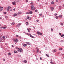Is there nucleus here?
I'll use <instances>...</instances> for the list:
<instances>
[{"label": "nucleus", "instance_id": "1", "mask_svg": "<svg viewBox=\"0 0 64 64\" xmlns=\"http://www.w3.org/2000/svg\"><path fill=\"white\" fill-rule=\"evenodd\" d=\"M31 8L32 10H35V9L34 8V6H31Z\"/></svg>", "mask_w": 64, "mask_h": 64}, {"label": "nucleus", "instance_id": "2", "mask_svg": "<svg viewBox=\"0 0 64 64\" xmlns=\"http://www.w3.org/2000/svg\"><path fill=\"white\" fill-rule=\"evenodd\" d=\"M18 48V51L19 52H22V48Z\"/></svg>", "mask_w": 64, "mask_h": 64}, {"label": "nucleus", "instance_id": "3", "mask_svg": "<svg viewBox=\"0 0 64 64\" xmlns=\"http://www.w3.org/2000/svg\"><path fill=\"white\" fill-rule=\"evenodd\" d=\"M21 23L18 24L17 25L16 27H20V25H21Z\"/></svg>", "mask_w": 64, "mask_h": 64}, {"label": "nucleus", "instance_id": "4", "mask_svg": "<svg viewBox=\"0 0 64 64\" xmlns=\"http://www.w3.org/2000/svg\"><path fill=\"white\" fill-rule=\"evenodd\" d=\"M22 45H23V46L24 47H26V46H27V44H23Z\"/></svg>", "mask_w": 64, "mask_h": 64}, {"label": "nucleus", "instance_id": "5", "mask_svg": "<svg viewBox=\"0 0 64 64\" xmlns=\"http://www.w3.org/2000/svg\"><path fill=\"white\" fill-rule=\"evenodd\" d=\"M50 8L51 10L53 11L54 9V8L51 6L50 7Z\"/></svg>", "mask_w": 64, "mask_h": 64}, {"label": "nucleus", "instance_id": "6", "mask_svg": "<svg viewBox=\"0 0 64 64\" xmlns=\"http://www.w3.org/2000/svg\"><path fill=\"white\" fill-rule=\"evenodd\" d=\"M18 39L16 38V39L15 40V42L17 43V42H18Z\"/></svg>", "mask_w": 64, "mask_h": 64}, {"label": "nucleus", "instance_id": "7", "mask_svg": "<svg viewBox=\"0 0 64 64\" xmlns=\"http://www.w3.org/2000/svg\"><path fill=\"white\" fill-rule=\"evenodd\" d=\"M30 34V37H31L32 38H34V36H32V35H31V34Z\"/></svg>", "mask_w": 64, "mask_h": 64}, {"label": "nucleus", "instance_id": "8", "mask_svg": "<svg viewBox=\"0 0 64 64\" xmlns=\"http://www.w3.org/2000/svg\"><path fill=\"white\" fill-rule=\"evenodd\" d=\"M12 4L14 5H16V3H15L14 2H12Z\"/></svg>", "mask_w": 64, "mask_h": 64}, {"label": "nucleus", "instance_id": "9", "mask_svg": "<svg viewBox=\"0 0 64 64\" xmlns=\"http://www.w3.org/2000/svg\"><path fill=\"white\" fill-rule=\"evenodd\" d=\"M17 16V14H14L13 16H14V17H15V16Z\"/></svg>", "mask_w": 64, "mask_h": 64}, {"label": "nucleus", "instance_id": "10", "mask_svg": "<svg viewBox=\"0 0 64 64\" xmlns=\"http://www.w3.org/2000/svg\"><path fill=\"white\" fill-rule=\"evenodd\" d=\"M36 32L37 33V34H38V35H40V32Z\"/></svg>", "mask_w": 64, "mask_h": 64}, {"label": "nucleus", "instance_id": "11", "mask_svg": "<svg viewBox=\"0 0 64 64\" xmlns=\"http://www.w3.org/2000/svg\"><path fill=\"white\" fill-rule=\"evenodd\" d=\"M0 12H1L2 11V7L1 6H0Z\"/></svg>", "mask_w": 64, "mask_h": 64}, {"label": "nucleus", "instance_id": "12", "mask_svg": "<svg viewBox=\"0 0 64 64\" xmlns=\"http://www.w3.org/2000/svg\"><path fill=\"white\" fill-rule=\"evenodd\" d=\"M64 41V40H62L61 41H60V42H63Z\"/></svg>", "mask_w": 64, "mask_h": 64}, {"label": "nucleus", "instance_id": "13", "mask_svg": "<svg viewBox=\"0 0 64 64\" xmlns=\"http://www.w3.org/2000/svg\"><path fill=\"white\" fill-rule=\"evenodd\" d=\"M30 14H32V11H30L29 12Z\"/></svg>", "mask_w": 64, "mask_h": 64}, {"label": "nucleus", "instance_id": "14", "mask_svg": "<svg viewBox=\"0 0 64 64\" xmlns=\"http://www.w3.org/2000/svg\"><path fill=\"white\" fill-rule=\"evenodd\" d=\"M58 17L60 18H61L62 17V15H60L58 16Z\"/></svg>", "mask_w": 64, "mask_h": 64}, {"label": "nucleus", "instance_id": "15", "mask_svg": "<svg viewBox=\"0 0 64 64\" xmlns=\"http://www.w3.org/2000/svg\"><path fill=\"white\" fill-rule=\"evenodd\" d=\"M24 63H27V61L26 60H24Z\"/></svg>", "mask_w": 64, "mask_h": 64}, {"label": "nucleus", "instance_id": "16", "mask_svg": "<svg viewBox=\"0 0 64 64\" xmlns=\"http://www.w3.org/2000/svg\"><path fill=\"white\" fill-rule=\"evenodd\" d=\"M58 17H59L58 16H56V19H58Z\"/></svg>", "mask_w": 64, "mask_h": 64}, {"label": "nucleus", "instance_id": "17", "mask_svg": "<svg viewBox=\"0 0 64 64\" xmlns=\"http://www.w3.org/2000/svg\"><path fill=\"white\" fill-rule=\"evenodd\" d=\"M2 38H4V40H5V36H4L2 37Z\"/></svg>", "mask_w": 64, "mask_h": 64}, {"label": "nucleus", "instance_id": "18", "mask_svg": "<svg viewBox=\"0 0 64 64\" xmlns=\"http://www.w3.org/2000/svg\"><path fill=\"white\" fill-rule=\"evenodd\" d=\"M61 6H59V8L60 9V10H61Z\"/></svg>", "mask_w": 64, "mask_h": 64}, {"label": "nucleus", "instance_id": "19", "mask_svg": "<svg viewBox=\"0 0 64 64\" xmlns=\"http://www.w3.org/2000/svg\"><path fill=\"white\" fill-rule=\"evenodd\" d=\"M27 44H28V45H30V42H28L27 43Z\"/></svg>", "mask_w": 64, "mask_h": 64}, {"label": "nucleus", "instance_id": "20", "mask_svg": "<svg viewBox=\"0 0 64 64\" xmlns=\"http://www.w3.org/2000/svg\"><path fill=\"white\" fill-rule=\"evenodd\" d=\"M14 24H15V23L14 22H13L11 24V25H13Z\"/></svg>", "mask_w": 64, "mask_h": 64}, {"label": "nucleus", "instance_id": "21", "mask_svg": "<svg viewBox=\"0 0 64 64\" xmlns=\"http://www.w3.org/2000/svg\"><path fill=\"white\" fill-rule=\"evenodd\" d=\"M54 2L53 1L52 2H51L52 4H54Z\"/></svg>", "mask_w": 64, "mask_h": 64}, {"label": "nucleus", "instance_id": "22", "mask_svg": "<svg viewBox=\"0 0 64 64\" xmlns=\"http://www.w3.org/2000/svg\"><path fill=\"white\" fill-rule=\"evenodd\" d=\"M10 8H11V7H10V6H8V9H9Z\"/></svg>", "mask_w": 64, "mask_h": 64}, {"label": "nucleus", "instance_id": "23", "mask_svg": "<svg viewBox=\"0 0 64 64\" xmlns=\"http://www.w3.org/2000/svg\"><path fill=\"white\" fill-rule=\"evenodd\" d=\"M26 24L27 25H28V24H29V23H28V22H27L26 23Z\"/></svg>", "mask_w": 64, "mask_h": 64}, {"label": "nucleus", "instance_id": "24", "mask_svg": "<svg viewBox=\"0 0 64 64\" xmlns=\"http://www.w3.org/2000/svg\"><path fill=\"white\" fill-rule=\"evenodd\" d=\"M14 52L15 53H17V51H16V50H14Z\"/></svg>", "mask_w": 64, "mask_h": 64}, {"label": "nucleus", "instance_id": "25", "mask_svg": "<svg viewBox=\"0 0 64 64\" xmlns=\"http://www.w3.org/2000/svg\"><path fill=\"white\" fill-rule=\"evenodd\" d=\"M30 18V17H29V16H28L27 17V19H29Z\"/></svg>", "mask_w": 64, "mask_h": 64}, {"label": "nucleus", "instance_id": "26", "mask_svg": "<svg viewBox=\"0 0 64 64\" xmlns=\"http://www.w3.org/2000/svg\"><path fill=\"white\" fill-rule=\"evenodd\" d=\"M26 35H28V36L29 35V34L28 33H26Z\"/></svg>", "mask_w": 64, "mask_h": 64}, {"label": "nucleus", "instance_id": "27", "mask_svg": "<svg viewBox=\"0 0 64 64\" xmlns=\"http://www.w3.org/2000/svg\"><path fill=\"white\" fill-rule=\"evenodd\" d=\"M8 54L9 55H11V53L9 52L8 53Z\"/></svg>", "mask_w": 64, "mask_h": 64}, {"label": "nucleus", "instance_id": "28", "mask_svg": "<svg viewBox=\"0 0 64 64\" xmlns=\"http://www.w3.org/2000/svg\"><path fill=\"white\" fill-rule=\"evenodd\" d=\"M0 28H1V29H2V28H3V27H0Z\"/></svg>", "mask_w": 64, "mask_h": 64}, {"label": "nucleus", "instance_id": "29", "mask_svg": "<svg viewBox=\"0 0 64 64\" xmlns=\"http://www.w3.org/2000/svg\"><path fill=\"white\" fill-rule=\"evenodd\" d=\"M64 36V34H62V36H61V37H63V36Z\"/></svg>", "mask_w": 64, "mask_h": 64}, {"label": "nucleus", "instance_id": "30", "mask_svg": "<svg viewBox=\"0 0 64 64\" xmlns=\"http://www.w3.org/2000/svg\"><path fill=\"white\" fill-rule=\"evenodd\" d=\"M20 12H18V13H17V14H18V15H19V14H20Z\"/></svg>", "mask_w": 64, "mask_h": 64}, {"label": "nucleus", "instance_id": "31", "mask_svg": "<svg viewBox=\"0 0 64 64\" xmlns=\"http://www.w3.org/2000/svg\"><path fill=\"white\" fill-rule=\"evenodd\" d=\"M50 63L51 64H53V62H51Z\"/></svg>", "mask_w": 64, "mask_h": 64}, {"label": "nucleus", "instance_id": "32", "mask_svg": "<svg viewBox=\"0 0 64 64\" xmlns=\"http://www.w3.org/2000/svg\"><path fill=\"white\" fill-rule=\"evenodd\" d=\"M9 8H7L6 10L7 11H9Z\"/></svg>", "mask_w": 64, "mask_h": 64}, {"label": "nucleus", "instance_id": "33", "mask_svg": "<svg viewBox=\"0 0 64 64\" xmlns=\"http://www.w3.org/2000/svg\"><path fill=\"white\" fill-rule=\"evenodd\" d=\"M42 35V33H40V35Z\"/></svg>", "mask_w": 64, "mask_h": 64}, {"label": "nucleus", "instance_id": "34", "mask_svg": "<svg viewBox=\"0 0 64 64\" xmlns=\"http://www.w3.org/2000/svg\"><path fill=\"white\" fill-rule=\"evenodd\" d=\"M59 49L60 50H62V48H59Z\"/></svg>", "mask_w": 64, "mask_h": 64}, {"label": "nucleus", "instance_id": "35", "mask_svg": "<svg viewBox=\"0 0 64 64\" xmlns=\"http://www.w3.org/2000/svg\"><path fill=\"white\" fill-rule=\"evenodd\" d=\"M27 30H28V32H30V30H29V29H28V28H27Z\"/></svg>", "mask_w": 64, "mask_h": 64}, {"label": "nucleus", "instance_id": "36", "mask_svg": "<svg viewBox=\"0 0 64 64\" xmlns=\"http://www.w3.org/2000/svg\"><path fill=\"white\" fill-rule=\"evenodd\" d=\"M13 41H14V42H15V39H13Z\"/></svg>", "mask_w": 64, "mask_h": 64}, {"label": "nucleus", "instance_id": "37", "mask_svg": "<svg viewBox=\"0 0 64 64\" xmlns=\"http://www.w3.org/2000/svg\"><path fill=\"white\" fill-rule=\"evenodd\" d=\"M3 13H4V14H6V12H3Z\"/></svg>", "mask_w": 64, "mask_h": 64}, {"label": "nucleus", "instance_id": "38", "mask_svg": "<svg viewBox=\"0 0 64 64\" xmlns=\"http://www.w3.org/2000/svg\"><path fill=\"white\" fill-rule=\"evenodd\" d=\"M54 52H56V50H54Z\"/></svg>", "mask_w": 64, "mask_h": 64}, {"label": "nucleus", "instance_id": "39", "mask_svg": "<svg viewBox=\"0 0 64 64\" xmlns=\"http://www.w3.org/2000/svg\"><path fill=\"white\" fill-rule=\"evenodd\" d=\"M57 15V14H54V15L55 16H56Z\"/></svg>", "mask_w": 64, "mask_h": 64}, {"label": "nucleus", "instance_id": "40", "mask_svg": "<svg viewBox=\"0 0 64 64\" xmlns=\"http://www.w3.org/2000/svg\"><path fill=\"white\" fill-rule=\"evenodd\" d=\"M30 4L31 5H33V3L32 2H31V3H30Z\"/></svg>", "mask_w": 64, "mask_h": 64}, {"label": "nucleus", "instance_id": "41", "mask_svg": "<svg viewBox=\"0 0 64 64\" xmlns=\"http://www.w3.org/2000/svg\"><path fill=\"white\" fill-rule=\"evenodd\" d=\"M42 15V14H39V15H40V16H41V15Z\"/></svg>", "mask_w": 64, "mask_h": 64}, {"label": "nucleus", "instance_id": "42", "mask_svg": "<svg viewBox=\"0 0 64 64\" xmlns=\"http://www.w3.org/2000/svg\"><path fill=\"white\" fill-rule=\"evenodd\" d=\"M5 18H8V16H6Z\"/></svg>", "mask_w": 64, "mask_h": 64}, {"label": "nucleus", "instance_id": "43", "mask_svg": "<svg viewBox=\"0 0 64 64\" xmlns=\"http://www.w3.org/2000/svg\"><path fill=\"white\" fill-rule=\"evenodd\" d=\"M3 29H6V27H4L3 28Z\"/></svg>", "mask_w": 64, "mask_h": 64}, {"label": "nucleus", "instance_id": "44", "mask_svg": "<svg viewBox=\"0 0 64 64\" xmlns=\"http://www.w3.org/2000/svg\"><path fill=\"white\" fill-rule=\"evenodd\" d=\"M61 25H63V23H61Z\"/></svg>", "mask_w": 64, "mask_h": 64}, {"label": "nucleus", "instance_id": "45", "mask_svg": "<svg viewBox=\"0 0 64 64\" xmlns=\"http://www.w3.org/2000/svg\"><path fill=\"white\" fill-rule=\"evenodd\" d=\"M5 61V60L4 59H3V61Z\"/></svg>", "mask_w": 64, "mask_h": 64}, {"label": "nucleus", "instance_id": "46", "mask_svg": "<svg viewBox=\"0 0 64 64\" xmlns=\"http://www.w3.org/2000/svg\"><path fill=\"white\" fill-rule=\"evenodd\" d=\"M56 2H58V0H56Z\"/></svg>", "mask_w": 64, "mask_h": 64}, {"label": "nucleus", "instance_id": "47", "mask_svg": "<svg viewBox=\"0 0 64 64\" xmlns=\"http://www.w3.org/2000/svg\"><path fill=\"white\" fill-rule=\"evenodd\" d=\"M59 34L60 35V36H61V33H59Z\"/></svg>", "mask_w": 64, "mask_h": 64}, {"label": "nucleus", "instance_id": "48", "mask_svg": "<svg viewBox=\"0 0 64 64\" xmlns=\"http://www.w3.org/2000/svg\"><path fill=\"white\" fill-rule=\"evenodd\" d=\"M40 60H42V58H41V57L40 58Z\"/></svg>", "mask_w": 64, "mask_h": 64}, {"label": "nucleus", "instance_id": "49", "mask_svg": "<svg viewBox=\"0 0 64 64\" xmlns=\"http://www.w3.org/2000/svg\"><path fill=\"white\" fill-rule=\"evenodd\" d=\"M33 28H34V29H35V27H34V26L33 27Z\"/></svg>", "mask_w": 64, "mask_h": 64}, {"label": "nucleus", "instance_id": "50", "mask_svg": "<svg viewBox=\"0 0 64 64\" xmlns=\"http://www.w3.org/2000/svg\"><path fill=\"white\" fill-rule=\"evenodd\" d=\"M26 14H29V12H27L26 13Z\"/></svg>", "mask_w": 64, "mask_h": 64}, {"label": "nucleus", "instance_id": "51", "mask_svg": "<svg viewBox=\"0 0 64 64\" xmlns=\"http://www.w3.org/2000/svg\"><path fill=\"white\" fill-rule=\"evenodd\" d=\"M37 51H38V52H39V49H38L37 50Z\"/></svg>", "mask_w": 64, "mask_h": 64}, {"label": "nucleus", "instance_id": "52", "mask_svg": "<svg viewBox=\"0 0 64 64\" xmlns=\"http://www.w3.org/2000/svg\"><path fill=\"white\" fill-rule=\"evenodd\" d=\"M16 36L17 37H18V35H16Z\"/></svg>", "mask_w": 64, "mask_h": 64}, {"label": "nucleus", "instance_id": "53", "mask_svg": "<svg viewBox=\"0 0 64 64\" xmlns=\"http://www.w3.org/2000/svg\"><path fill=\"white\" fill-rule=\"evenodd\" d=\"M51 30L52 31H53V29L52 28H51Z\"/></svg>", "mask_w": 64, "mask_h": 64}, {"label": "nucleus", "instance_id": "54", "mask_svg": "<svg viewBox=\"0 0 64 64\" xmlns=\"http://www.w3.org/2000/svg\"><path fill=\"white\" fill-rule=\"evenodd\" d=\"M2 8V10H3V7Z\"/></svg>", "mask_w": 64, "mask_h": 64}, {"label": "nucleus", "instance_id": "55", "mask_svg": "<svg viewBox=\"0 0 64 64\" xmlns=\"http://www.w3.org/2000/svg\"><path fill=\"white\" fill-rule=\"evenodd\" d=\"M14 11H15V8H14L13 9Z\"/></svg>", "mask_w": 64, "mask_h": 64}, {"label": "nucleus", "instance_id": "56", "mask_svg": "<svg viewBox=\"0 0 64 64\" xmlns=\"http://www.w3.org/2000/svg\"><path fill=\"white\" fill-rule=\"evenodd\" d=\"M38 52H38V51H37H37H36V53H38Z\"/></svg>", "mask_w": 64, "mask_h": 64}, {"label": "nucleus", "instance_id": "57", "mask_svg": "<svg viewBox=\"0 0 64 64\" xmlns=\"http://www.w3.org/2000/svg\"><path fill=\"white\" fill-rule=\"evenodd\" d=\"M37 10H35V12H37Z\"/></svg>", "mask_w": 64, "mask_h": 64}, {"label": "nucleus", "instance_id": "58", "mask_svg": "<svg viewBox=\"0 0 64 64\" xmlns=\"http://www.w3.org/2000/svg\"><path fill=\"white\" fill-rule=\"evenodd\" d=\"M44 17V15H43L42 16V17L43 18V17Z\"/></svg>", "mask_w": 64, "mask_h": 64}, {"label": "nucleus", "instance_id": "59", "mask_svg": "<svg viewBox=\"0 0 64 64\" xmlns=\"http://www.w3.org/2000/svg\"><path fill=\"white\" fill-rule=\"evenodd\" d=\"M40 7V6H41V5L40 4H39L38 5Z\"/></svg>", "mask_w": 64, "mask_h": 64}, {"label": "nucleus", "instance_id": "60", "mask_svg": "<svg viewBox=\"0 0 64 64\" xmlns=\"http://www.w3.org/2000/svg\"><path fill=\"white\" fill-rule=\"evenodd\" d=\"M16 49H18V48H17V47H16Z\"/></svg>", "mask_w": 64, "mask_h": 64}, {"label": "nucleus", "instance_id": "61", "mask_svg": "<svg viewBox=\"0 0 64 64\" xmlns=\"http://www.w3.org/2000/svg\"><path fill=\"white\" fill-rule=\"evenodd\" d=\"M28 0H26V2H28Z\"/></svg>", "mask_w": 64, "mask_h": 64}, {"label": "nucleus", "instance_id": "62", "mask_svg": "<svg viewBox=\"0 0 64 64\" xmlns=\"http://www.w3.org/2000/svg\"><path fill=\"white\" fill-rule=\"evenodd\" d=\"M36 21H37V22H39V20H36Z\"/></svg>", "mask_w": 64, "mask_h": 64}, {"label": "nucleus", "instance_id": "63", "mask_svg": "<svg viewBox=\"0 0 64 64\" xmlns=\"http://www.w3.org/2000/svg\"><path fill=\"white\" fill-rule=\"evenodd\" d=\"M21 38H22L21 37V36L20 37V39H21Z\"/></svg>", "mask_w": 64, "mask_h": 64}, {"label": "nucleus", "instance_id": "64", "mask_svg": "<svg viewBox=\"0 0 64 64\" xmlns=\"http://www.w3.org/2000/svg\"><path fill=\"white\" fill-rule=\"evenodd\" d=\"M47 56V57H49V55H48Z\"/></svg>", "mask_w": 64, "mask_h": 64}]
</instances>
